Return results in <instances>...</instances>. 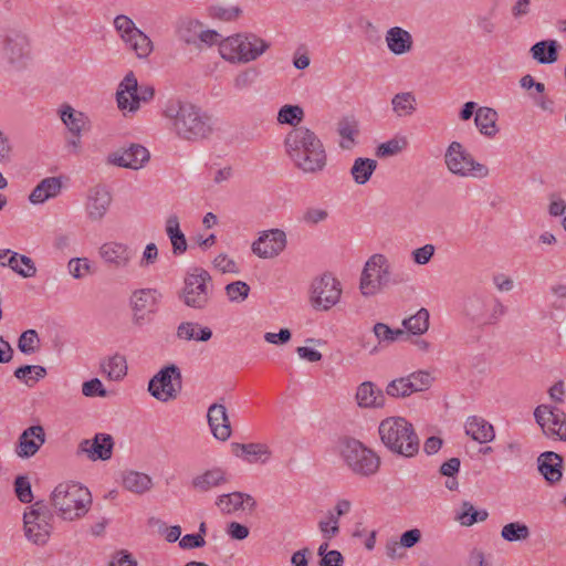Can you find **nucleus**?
<instances>
[{
  "label": "nucleus",
  "mask_w": 566,
  "mask_h": 566,
  "mask_svg": "<svg viewBox=\"0 0 566 566\" xmlns=\"http://www.w3.org/2000/svg\"><path fill=\"white\" fill-rule=\"evenodd\" d=\"M112 203L109 190L102 185L88 189L85 202L87 218L93 221H101L107 213Z\"/></svg>",
  "instance_id": "aec40b11"
},
{
  "label": "nucleus",
  "mask_w": 566,
  "mask_h": 566,
  "mask_svg": "<svg viewBox=\"0 0 566 566\" xmlns=\"http://www.w3.org/2000/svg\"><path fill=\"white\" fill-rule=\"evenodd\" d=\"M14 490L22 503H30L33 499L31 483L27 476H18L14 481Z\"/></svg>",
  "instance_id": "680f3d73"
},
{
  "label": "nucleus",
  "mask_w": 566,
  "mask_h": 566,
  "mask_svg": "<svg viewBox=\"0 0 566 566\" xmlns=\"http://www.w3.org/2000/svg\"><path fill=\"white\" fill-rule=\"evenodd\" d=\"M154 95L155 90L153 86H139L134 73L129 72L119 83L116 92L117 106L124 115L127 113H136L140 107V103L151 101Z\"/></svg>",
  "instance_id": "f8f14e48"
},
{
  "label": "nucleus",
  "mask_w": 566,
  "mask_h": 566,
  "mask_svg": "<svg viewBox=\"0 0 566 566\" xmlns=\"http://www.w3.org/2000/svg\"><path fill=\"white\" fill-rule=\"evenodd\" d=\"M114 439L108 433H96L93 439H84L77 448V455L85 454L91 461H107L113 455Z\"/></svg>",
  "instance_id": "6ab92c4d"
},
{
  "label": "nucleus",
  "mask_w": 566,
  "mask_h": 566,
  "mask_svg": "<svg viewBox=\"0 0 566 566\" xmlns=\"http://www.w3.org/2000/svg\"><path fill=\"white\" fill-rule=\"evenodd\" d=\"M304 112L298 105H284L277 113V122L280 124L296 125L303 120Z\"/></svg>",
  "instance_id": "3c124183"
},
{
  "label": "nucleus",
  "mask_w": 566,
  "mask_h": 566,
  "mask_svg": "<svg viewBox=\"0 0 566 566\" xmlns=\"http://www.w3.org/2000/svg\"><path fill=\"white\" fill-rule=\"evenodd\" d=\"M286 234L281 229L262 231L252 243V251L261 259H273L286 248Z\"/></svg>",
  "instance_id": "a211bd4d"
},
{
  "label": "nucleus",
  "mask_w": 566,
  "mask_h": 566,
  "mask_svg": "<svg viewBox=\"0 0 566 566\" xmlns=\"http://www.w3.org/2000/svg\"><path fill=\"white\" fill-rule=\"evenodd\" d=\"M124 42L126 43L127 48L134 51L136 56L139 59L147 57L153 51V42L140 30L128 36Z\"/></svg>",
  "instance_id": "37998d69"
},
{
  "label": "nucleus",
  "mask_w": 566,
  "mask_h": 566,
  "mask_svg": "<svg viewBox=\"0 0 566 566\" xmlns=\"http://www.w3.org/2000/svg\"><path fill=\"white\" fill-rule=\"evenodd\" d=\"M444 163L450 172L460 177L485 178L490 172L489 168L475 161L459 142H452L448 146Z\"/></svg>",
  "instance_id": "9b49d317"
},
{
  "label": "nucleus",
  "mask_w": 566,
  "mask_h": 566,
  "mask_svg": "<svg viewBox=\"0 0 566 566\" xmlns=\"http://www.w3.org/2000/svg\"><path fill=\"white\" fill-rule=\"evenodd\" d=\"M381 442L391 452L412 458L419 452L420 441L412 423L402 417H388L378 427Z\"/></svg>",
  "instance_id": "7ed1b4c3"
},
{
  "label": "nucleus",
  "mask_w": 566,
  "mask_h": 566,
  "mask_svg": "<svg viewBox=\"0 0 566 566\" xmlns=\"http://www.w3.org/2000/svg\"><path fill=\"white\" fill-rule=\"evenodd\" d=\"M373 331L379 342H387V343H392L399 336L405 334V331L399 329V328L392 329L384 323H376L374 325Z\"/></svg>",
  "instance_id": "4d7b16f0"
},
{
  "label": "nucleus",
  "mask_w": 566,
  "mask_h": 566,
  "mask_svg": "<svg viewBox=\"0 0 566 566\" xmlns=\"http://www.w3.org/2000/svg\"><path fill=\"white\" fill-rule=\"evenodd\" d=\"M82 394L85 397H106L107 391L105 390L102 381L98 378H93L88 381L83 382Z\"/></svg>",
  "instance_id": "e2e57ef3"
},
{
  "label": "nucleus",
  "mask_w": 566,
  "mask_h": 566,
  "mask_svg": "<svg viewBox=\"0 0 566 566\" xmlns=\"http://www.w3.org/2000/svg\"><path fill=\"white\" fill-rule=\"evenodd\" d=\"M534 418L546 437L566 441V413L560 408L539 405L534 410Z\"/></svg>",
  "instance_id": "2eb2a0df"
},
{
  "label": "nucleus",
  "mask_w": 566,
  "mask_h": 566,
  "mask_svg": "<svg viewBox=\"0 0 566 566\" xmlns=\"http://www.w3.org/2000/svg\"><path fill=\"white\" fill-rule=\"evenodd\" d=\"M244 503L251 510L256 505L255 500L250 494L242 492L222 494L218 496L216 501V505L224 514H231L240 509H243Z\"/></svg>",
  "instance_id": "7c9ffc66"
},
{
  "label": "nucleus",
  "mask_w": 566,
  "mask_h": 566,
  "mask_svg": "<svg viewBox=\"0 0 566 566\" xmlns=\"http://www.w3.org/2000/svg\"><path fill=\"white\" fill-rule=\"evenodd\" d=\"M408 147V139L406 136H395L394 138L381 143L376 148V155L380 158L390 157L400 154Z\"/></svg>",
  "instance_id": "c03bdc74"
},
{
  "label": "nucleus",
  "mask_w": 566,
  "mask_h": 566,
  "mask_svg": "<svg viewBox=\"0 0 566 566\" xmlns=\"http://www.w3.org/2000/svg\"><path fill=\"white\" fill-rule=\"evenodd\" d=\"M62 189V181L59 177H46L32 190L29 200L32 203H43L46 200L56 197Z\"/></svg>",
  "instance_id": "2f4dec72"
},
{
  "label": "nucleus",
  "mask_w": 566,
  "mask_h": 566,
  "mask_svg": "<svg viewBox=\"0 0 566 566\" xmlns=\"http://www.w3.org/2000/svg\"><path fill=\"white\" fill-rule=\"evenodd\" d=\"M202 23L195 19H184L179 22L178 34L187 44H196Z\"/></svg>",
  "instance_id": "49530a36"
},
{
  "label": "nucleus",
  "mask_w": 566,
  "mask_h": 566,
  "mask_svg": "<svg viewBox=\"0 0 566 566\" xmlns=\"http://www.w3.org/2000/svg\"><path fill=\"white\" fill-rule=\"evenodd\" d=\"M242 10L238 6L224 7L220 4L210 6L208 8V15L211 19L220 20L223 22H231L239 19Z\"/></svg>",
  "instance_id": "de8ad7c7"
},
{
  "label": "nucleus",
  "mask_w": 566,
  "mask_h": 566,
  "mask_svg": "<svg viewBox=\"0 0 566 566\" xmlns=\"http://www.w3.org/2000/svg\"><path fill=\"white\" fill-rule=\"evenodd\" d=\"M421 537L422 533L419 528L408 530L400 535V546L403 548H412L421 541Z\"/></svg>",
  "instance_id": "69168bd1"
},
{
  "label": "nucleus",
  "mask_w": 566,
  "mask_h": 566,
  "mask_svg": "<svg viewBox=\"0 0 566 566\" xmlns=\"http://www.w3.org/2000/svg\"><path fill=\"white\" fill-rule=\"evenodd\" d=\"M538 470L549 483L558 482L562 479L563 459L553 451H546L538 457Z\"/></svg>",
  "instance_id": "c756f323"
},
{
  "label": "nucleus",
  "mask_w": 566,
  "mask_h": 566,
  "mask_svg": "<svg viewBox=\"0 0 566 566\" xmlns=\"http://www.w3.org/2000/svg\"><path fill=\"white\" fill-rule=\"evenodd\" d=\"M46 375V369L39 365H24L15 369L14 376L24 384L31 386Z\"/></svg>",
  "instance_id": "8fccbe9b"
},
{
  "label": "nucleus",
  "mask_w": 566,
  "mask_h": 566,
  "mask_svg": "<svg viewBox=\"0 0 566 566\" xmlns=\"http://www.w3.org/2000/svg\"><path fill=\"white\" fill-rule=\"evenodd\" d=\"M256 76L255 71L245 70L240 72L233 81L234 87L238 90H243L252 85Z\"/></svg>",
  "instance_id": "338daca9"
},
{
  "label": "nucleus",
  "mask_w": 566,
  "mask_h": 566,
  "mask_svg": "<svg viewBox=\"0 0 566 566\" xmlns=\"http://www.w3.org/2000/svg\"><path fill=\"white\" fill-rule=\"evenodd\" d=\"M101 259L112 269H125L130 264L133 250L125 243L109 241L103 243L98 249Z\"/></svg>",
  "instance_id": "4be33fe9"
},
{
  "label": "nucleus",
  "mask_w": 566,
  "mask_h": 566,
  "mask_svg": "<svg viewBox=\"0 0 566 566\" xmlns=\"http://www.w3.org/2000/svg\"><path fill=\"white\" fill-rule=\"evenodd\" d=\"M149 158L148 149L139 144H130L127 148H120L109 155L112 164L135 170L144 167Z\"/></svg>",
  "instance_id": "412c9836"
},
{
  "label": "nucleus",
  "mask_w": 566,
  "mask_h": 566,
  "mask_svg": "<svg viewBox=\"0 0 566 566\" xmlns=\"http://www.w3.org/2000/svg\"><path fill=\"white\" fill-rule=\"evenodd\" d=\"M506 313V306L496 297L473 294L464 303L465 316L479 326L495 325Z\"/></svg>",
  "instance_id": "6e6552de"
},
{
  "label": "nucleus",
  "mask_w": 566,
  "mask_h": 566,
  "mask_svg": "<svg viewBox=\"0 0 566 566\" xmlns=\"http://www.w3.org/2000/svg\"><path fill=\"white\" fill-rule=\"evenodd\" d=\"M429 311L424 307L420 308L415 315L402 321V326L407 332L413 335H422L429 329Z\"/></svg>",
  "instance_id": "79ce46f5"
},
{
  "label": "nucleus",
  "mask_w": 566,
  "mask_h": 566,
  "mask_svg": "<svg viewBox=\"0 0 566 566\" xmlns=\"http://www.w3.org/2000/svg\"><path fill=\"white\" fill-rule=\"evenodd\" d=\"M123 486L135 494H144L153 488V480L146 473L128 471L123 474Z\"/></svg>",
  "instance_id": "e433bc0d"
},
{
  "label": "nucleus",
  "mask_w": 566,
  "mask_h": 566,
  "mask_svg": "<svg viewBox=\"0 0 566 566\" xmlns=\"http://www.w3.org/2000/svg\"><path fill=\"white\" fill-rule=\"evenodd\" d=\"M340 453L355 474L369 476L379 469L380 458L356 439H345L342 443Z\"/></svg>",
  "instance_id": "1a4fd4ad"
},
{
  "label": "nucleus",
  "mask_w": 566,
  "mask_h": 566,
  "mask_svg": "<svg viewBox=\"0 0 566 566\" xmlns=\"http://www.w3.org/2000/svg\"><path fill=\"white\" fill-rule=\"evenodd\" d=\"M356 400L361 408H382L386 403L385 392L371 381L358 386Z\"/></svg>",
  "instance_id": "cd10ccee"
},
{
  "label": "nucleus",
  "mask_w": 566,
  "mask_h": 566,
  "mask_svg": "<svg viewBox=\"0 0 566 566\" xmlns=\"http://www.w3.org/2000/svg\"><path fill=\"white\" fill-rule=\"evenodd\" d=\"M171 129L185 140L199 142L208 138L213 132L211 116L199 106L186 101H169L164 111Z\"/></svg>",
  "instance_id": "f03ea898"
},
{
  "label": "nucleus",
  "mask_w": 566,
  "mask_h": 566,
  "mask_svg": "<svg viewBox=\"0 0 566 566\" xmlns=\"http://www.w3.org/2000/svg\"><path fill=\"white\" fill-rule=\"evenodd\" d=\"M212 279L202 268H191L184 280V287L179 293L182 303L195 310H205L212 297Z\"/></svg>",
  "instance_id": "423d86ee"
},
{
  "label": "nucleus",
  "mask_w": 566,
  "mask_h": 566,
  "mask_svg": "<svg viewBox=\"0 0 566 566\" xmlns=\"http://www.w3.org/2000/svg\"><path fill=\"white\" fill-rule=\"evenodd\" d=\"M408 377H399L391 380L386 387V395L392 398H405L411 395Z\"/></svg>",
  "instance_id": "864d4df0"
},
{
  "label": "nucleus",
  "mask_w": 566,
  "mask_h": 566,
  "mask_svg": "<svg viewBox=\"0 0 566 566\" xmlns=\"http://www.w3.org/2000/svg\"><path fill=\"white\" fill-rule=\"evenodd\" d=\"M114 27L116 31L119 33L123 41H125L132 34H135V32L139 31V29L136 28L134 21L127 15L123 14L117 15L114 19Z\"/></svg>",
  "instance_id": "13d9d810"
},
{
  "label": "nucleus",
  "mask_w": 566,
  "mask_h": 566,
  "mask_svg": "<svg viewBox=\"0 0 566 566\" xmlns=\"http://www.w3.org/2000/svg\"><path fill=\"white\" fill-rule=\"evenodd\" d=\"M51 502L63 520L75 521L88 512L92 495L88 489L80 483L63 482L53 490Z\"/></svg>",
  "instance_id": "20e7f679"
},
{
  "label": "nucleus",
  "mask_w": 566,
  "mask_h": 566,
  "mask_svg": "<svg viewBox=\"0 0 566 566\" xmlns=\"http://www.w3.org/2000/svg\"><path fill=\"white\" fill-rule=\"evenodd\" d=\"M531 535L528 526L521 522H512L504 525L501 530V536L507 542L526 541Z\"/></svg>",
  "instance_id": "a18cd8bd"
},
{
  "label": "nucleus",
  "mask_w": 566,
  "mask_h": 566,
  "mask_svg": "<svg viewBox=\"0 0 566 566\" xmlns=\"http://www.w3.org/2000/svg\"><path fill=\"white\" fill-rule=\"evenodd\" d=\"M411 394L427 390L432 382V378L428 371L418 370L407 376Z\"/></svg>",
  "instance_id": "5fc2aeb1"
},
{
  "label": "nucleus",
  "mask_w": 566,
  "mask_h": 566,
  "mask_svg": "<svg viewBox=\"0 0 566 566\" xmlns=\"http://www.w3.org/2000/svg\"><path fill=\"white\" fill-rule=\"evenodd\" d=\"M434 251L436 248L433 244H424L412 251V260L416 264L424 265L430 262Z\"/></svg>",
  "instance_id": "0e129e2a"
},
{
  "label": "nucleus",
  "mask_w": 566,
  "mask_h": 566,
  "mask_svg": "<svg viewBox=\"0 0 566 566\" xmlns=\"http://www.w3.org/2000/svg\"><path fill=\"white\" fill-rule=\"evenodd\" d=\"M208 423L213 437L227 441L231 437V424L227 408L221 403H213L208 409Z\"/></svg>",
  "instance_id": "b1692460"
},
{
  "label": "nucleus",
  "mask_w": 566,
  "mask_h": 566,
  "mask_svg": "<svg viewBox=\"0 0 566 566\" xmlns=\"http://www.w3.org/2000/svg\"><path fill=\"white\" fill-rule=\"evenodd\" d=\"M45 442V433L42 426H31L19 437L15 452L18 457L27 459L34 455Z\"/></svg>",
  "instance_id": "5701e85b"
},
{
  "label": "nucleus",
  "mask_w": 566,
  "mask_h": 566,
  "mask_svg": "<svg viewBox=\"0 0 566 566\" xmlns=\"http://www.w3.org/2000/svg\"><path fill=\"white\" fill-rule=\"evenodd\" d=\"M229 478L226 470L222 468H212L200 474H197L191 480V486L200 492L206 493L210 490L228 483Z\"/></svg>",
  "instance_id": "bb28decb"
},
{
  "label": "nucleus",
  "mask_w": 566,
  "mask_h": 566,
  "mask_svg": "<svg viewBox=\"0 0 566 566\" xmlns=\"http://www.w3.org/2000/svg\"><path fill=\"white\" fill-rule=\"evenodd\" d=\"M388 49L397 55L409 52L412 48L411 34L399 27L390 28L386 33Z\"/></svg>",
  "instance_id": "473e14b6"
},
{
  "label": "nucleus",
  "mask_w": 566,
  "mask_h": 566,
  "mask_svg": "<svg viewBox=\"0 0 566 566\" xmlns=\"http://www.w3.org/2000/svg\"><path fill=\"white\" fill-rule=\"evenodd\" d=\"M166 233L170 239L174 254L179 255L187 251V240L180 230L179 218L176 214H171L167 218Z\"/></svg>",
  "instance_id": "4c0bfd02"
},
{
  "label": "nucleus",
  "mask_w": 566,
  "mask_h": 566,
  "mask_svg": "<svg viewBox=\"0 0 566 566\" xmlns=\"http://www.w3.org/2000/svg\"><path fill=\"white\" fill-rule=\"evenodd\" d=\"M318 528L326 541L334 538L339 533L338 520L333 512L328 513L327 521H319Z\"/></svg>",
  "instance_id": "052dcab7"
},
{
  "label": "nucleus",
  "mask_w": 566,
  "mask_h": 566,
  "mask_svg": "<svg viewBox=\"0 0 566 566\" xmlns=\"http://www.w3.org/2000/svg\"><path fill=\"white\" fill-rule=\"evenodd\" d=\"M250 293V286L243 281H235L226 286V294L230 302H243Z\"/></svg>",
  "instance_id": "6e6d98bb"
},
{
  "label": "nucleus",
  "mask_w": 566,
  "mask_h": 566,
  "mask_svg": "<svg viewBox=\"0 0 566 566\" xmlns=\"http://www.w3.org/2000/svg\"><path fill=\"white\" fill-rule=\"evenodd\" d=\"M391 283H398V281L392 280V266L387 256L380 253L371 255L365 263L360 275L361 294L364 296L376 295Z\"/></svg>",
  "instance_id": "0eeeda50"
},
{
  "label": "nucleus",
  "mask_w": 566,
  "mask_h": 566,
  "mask_svg": "<svg viewBox=\"0 0 566 566\" xmlns=\"http://www.w3.org/2000/svg\"><path fill=\"white\" fill-rule=\"evenodd\" d=\"M30 56V42L28 36L18 31L8 33L3 41L2 57L14 69L27 65Z\"/></svg>",
  "instance_id": "f3484780"
},
{
  "label": "nucleus",
  "mask_w": 566,
  "mask_h": 566,
  "mask_svg": "<svg viewBox=\"0 0 566 566\" xmlns=\"http://www.w3.org/2000/svg\"><path fill=\"white\" fill-rule=\"evenodd\" d=\"M103 371L107 374L109 379L118 380L126 375L127 365L126 360L120 355L111 357L105 364L102 365Z\"/></svg>",
  "instance_id": "09e8293b"
},
{
  "label": "nucleus",
  "mask_w": 566,
  "mask_h": 566,
  "mask_svg": "<svg viewBox=\"0 0 566 566\" xmlns=\"http://www.w3.org/2000/svg\"><path fill=\"white\" fill-rule=\"evenodd\" d=\"M269 49L270 43L254 33H237L219 43L221 57L239 64L258 60Z\"/></svg>",
  "instance_id": "39448f33"
},
{
  "label": "nucleus",
  "mask_w": 566,
  "mask_h": 566,
  "mask_svg": "<svg viewBox=\"0 0 566 566\" xmlns=\"http://www.w3.org/2000/svg\"><path fill=\"white\" fill-rule=\"evenodd\" d=\"M337 133L340 137L339 147L346 150L352 149L359 134L357 120L352 116L343 117L337 123Z\"/></svg>",
  "instance_id": "c9c22d12"
},
{
  "label": "nucleus",
  "mask_w": 566,
  "mask_h": 566,
  "mask_svg": "<svg viewBox=\"0 0 566 566\" xmlns=\"http://www.w3.org/2000/svg\"><path fill=\"white\" fill-rule=\"evenodd\" d=\"M59 115L71 135H82V133L91 129L90 117L69 104L61 105L59 108Z\"/></svg>",
  "instance_id": "393cba45"
},
{
  "label": "nucleus",
  "mask_w": 566,
  "mask_h": 566,
  "mask_svg": "<svg viewBox=\"0 0 566 566\" xmlns=\"http://www.w3.org/2000/svg\"><path fill=\"white\" fill-rule=\"evenodd\" d=\"M558 49L556 40H543L531 46L530 54L539 64H553L558 60Z\"/></svg>",
  "instance_id": "72a5a7b5"
},
{
  "label": "nucleus",
  "mask_w": 566,
  "mask_h": 566,
  "mask_svg": "<svg viewBox=\"0 0 566 566\" xmlns=\"http://www.w3.org/2000/svg\"><path fill=\"white\" fill-rule=\"evenodd\" d=\"M285 153L304 174H318L327 165V154L318 136L305 126L294 127L284 139Z\"/></svg>",
  "instance_id": "f257e3e1"
},
{
  "label": "nucleus",
  "mask_w": 566,
  "mask_h": 566,
  "mask_svg": "<svg viewBox=\"0 0 566 566\" xmlns=\"http://www.w3.org/2000/svg\"><path fill=\"white\" fill-rule=\"evenodd\" d=\"M182 389L180 368L170 364L163 367L148 384L149 394L161 402L175 400Z\"/></svg>",
  "instance_id": "ddd939ff"
},
{
  "label": "nucleus",
  "mask_w": 566,
  "mask_h": 566,
  "mask_svg": "<svg viewBox=\"0 0 566 566\" xmlns=\"http://www.w3.org/2000/svg\"><path fill=\"white\" fill-rule=\"evenodd\" d=\"M233 452L249 463H265L272 457L271 449L264 443H234Z\"/></svg>",
  "instance_id": "c85d7f7f"
},
{
  "label": "nucleus",
  "mask_w": 566,
  "mask_h": 566,
  "mask_svg": "<svg viewBox=\"0 0 566 566\" xmlns=\"http://www.w3.org/2000/svg\"><path fill=\"white\" fill-rule=\"evenodd\" d=\"M53 514L49 507L35 502L23 515L24 535L29 542L38 546H44L51 536Z\"/></svg>",
  "instance_id": "9d476101"
},
{
  "label": "nucleus",
  "mask_w": 566,
  "mask_h": 566,
  "mask_svg": "<svg viewBox=\"0 0 566 566\" xmlns=\"http://www.w3.org/2000/svg\"><path fill=\"white\" fill-rule=\"evenodd\" d=\"M465 433L474 441L483 444L494 440V427L484 418L470 416L464 423Z\"/></svg>",
  "instance_id": "a878e982"
},
{
  "label": "nucleus",
  "mask_w": 566,
  "mask_h": 566,
  "mask_svg": "<svg viewBox=\"0 0 566 566\" xmlns=\"http://www.w3.org/2000/svg\"><path fill=\"white\" fill-rule=\"evenodd\" d=\"M377 160L370 158L358 157L354 160L350 175L358 185H365L369 181L371 175L377 168Z\"/></svg>",
  "instance_id": "58836bf2"
},
{
  "label": "nucleus",
  "mask_w": 566,
  "mask_h": 566,
  "mask_svg": "<svg viewBox=\"0 0 566 566\" xmlns=\"http://www.w3.org/2000/svg\"><path fill=\"white\" fill-rule=\"evenodd\" d=\"M161 293L156 289H140L133 292L129 304L133 311V322L143 325L157 313Z\"/></svg>",
  "instance_id": "dca6fc26"
},
{
  "label": "nucleus",
  "mask_w": 566,
  "mask_h": 566,
  "mask_svg": "<svg viewBox=\"0 0 566 566\" xmlns=\"http://www.w3.org/2000/svg\"><path fill=\"white\" fill-rule=\"evenodd\" d=\"M40 346V339L38 333L34 329H28L23 332L18 340V348L23 354H34Z\"/></svg>",
  "instance_id": "603ef678"
},
{
  "label": "nucleus",
  "mask_w": 566,
  "mask_h": 566,
  "mask_svg": "<svg viewBox=\"0 0 566 566\" xmlns=\"http://www.w3.org/2000/svg\"><path fill=\"white\" fill-rule=\"evenodd\" d=\"M342 295L340 282L329 273L313 280L311 303L314 308L327 311L336 305Z\"/></svg>",
  "instance_id": "4468645a"
},
{
  "label": "nucleus",
  "mask_w": 566,
  "mask_h": 566,
  "mask_svg": "<svg viewBox=\"0 0 566 566\" xmlns=\"http://www.w3.org/2000/svg\"><path fill=\"white\" fill-rule=\"evenodd\" d=\"M7 264L12 271L24 279L33 277L36 274L35 263L27 255L12 252Z\"/></svg>",
  "instance_id": "ea45409f"
},
{
  "label": "nucleus",
  "mask_w": 566,
  "mask_h": 566,
  "mask_svg": "<svg viewBox=\"0 0 566 566\" xmlns=\"http://www.w3.org/2000/svg\"><path fill=\"white\" fill-rule=\"evenodd\" d=\"M497 117L495 109L482 106L475 111L474 123L482 135L494 137L499 133L496 125Z\"/></svg>",
  "instance_id": "f704fd0d"
},
{
  "label": "nucleus",
  "mask_w": 566,
  "mask_h": 566,
  "mask_svg": "<svg viewBox=\"0 0 566 566\" xmlns=\"http://www.w3.org/2000/svg\"><path fill=\"white\" fill-rule=\"evenodd\" d=\"M206 541L201 534H187L179 541V546L182 549H192L205 546Z\"/></svg>",
  "instance_id": "774afa93"
},
{
  "label": "nucleus",
  "mask_w": 566,
  "mask_h": 566,
  "mask_svg": "<svg viewBox=\"0 0 566 566\" xmlns=\"http://www.w3.org/2000/svg\"><path fill=\"white\" fill-rule=\"evenodd\" d=\"M416 105V96L411 92L398 93L391 98L392 111L398 117L411 116Z\"/></svg>",
  "instance_id": "a19ab883"
},
{
  "label": "nucleus",
  "mask_w": 566,
  "mask_h": 566,
  "mask_svg": "<svg viewBox=\"0 0 566 566\" xmlns=\"http://www.w3.org/2000/svg\"><path fill=\"white\" fill-rule=\"evenodd\" d=\"M70 274L74 279H82L91 273V263L86 258H73L67 263Z\"/></svg>",
  "instance_id": "bf43d9fd"
}]
</instances>
